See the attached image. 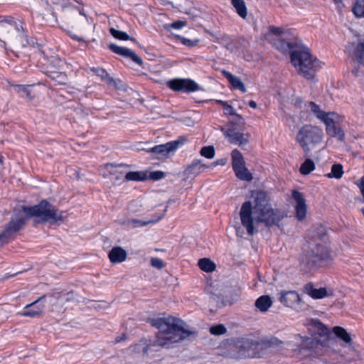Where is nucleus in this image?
<instances>
[{"mask_svg": "<svg viewBox=\"0 0 364 364\" xmlns=\"http://www.w3.org/2000/svg\"><path fill=\"white\" fill-rule=\"evenodd\" d=\"M255 204L245 201L241 206L240 216L242 225L249 235L255 232L254 221L262 223L267 227L279 226L280 221L286 216L284 211L274 209L269 203V197L264 191H255L252 194Z\"/></svg>", "mask_w": 364, "mask_h": 364, "instance_id": "nucleus-1", "label": "nucleus"}, {"mask_svg": "<svg viewBox=\"0 0 364 364\" xmlns=\"http://www.w3.org/2000/svg\"><path fill=\"white\" fill-rule=\"evenodd\" d=\"M40 218L43 223H58L63 221V213L46 200H42L33 206L19 205L14 210L8 224L0 233V244L9 242L16 233L23 228L26 220L33 218Z\"/></svg>", "mask_w": 364, "mask_h": 364, "instance_id": "nucleus-2", "label": "nucleus"}, {"mask_svg": "<svg viewBox=\"0 0 364 364\" xmlns=\"http://www.w3.org/2000/svg\"><path fill=\"white\" fill-rule=\"evenodd\" d=\"M309 249L302 254L299 267L304 273H309L318 267L329 264L333 257L329 247L326 245L327 235L323 227L317 228L311 235Z\"/></svg>", "mask_w": 364, "mask_h": 364, "instance_id": "nucleus-3", "label": "nucleus"}, {"mask_svg": "<svg viewBox=\"0 0 364 364\" xmlns=\"http://www.w3.org/2000/svg\"><path fill=\"white\" fill-rule=\"evenodd\" d=\"M150 323L159 329L154 346L169 348L172 344L196 334L186 328L183 321L172 316L153 318Z\"/></svg>", "mask_w": 364, "mask_h": 364, "instance_id": "nucleus-4", "label": "nucleus"}, {"mask_svg": "<svg viewBox=\"0 0 364 364\" xmlns=\"http://www.w3.org/2000/svg\"><path fill=\"white\" fill-rule=\"evenodd\" d=\"M282 45H286L289 50L291 63L299 74L307 80H313L317 70L321 68V62L314 57L308 47L301 41L292 42L282 41Z\"/></svg>", "mask_w": 364, "mask_h": 364, "instance_id": "nucleus-5", "label": "nucleus"}, {"mask_svg": "<svg viewBox=\"0 0 364 364\" xmlns=\"http://www.w3.org/2000/svg\"><path fill=\"white\" fill-rule=\"evenodd\" d=\"M323 135L321 128L311 124H305L299 130L296 140L302 147L305 156H308L311 149L321 143Z\"/></svg>", "mask_w": 364, "mask_h": 364, "instance_id": "nucleus-6", "label": "nucleus"}, {"mask_svg": "<svg viewBox=\"0 0 364 364\" xmlns=\"http://www.w3.org/2000/svg\"><path fill=\"white\" fill-rule=\"evenodd\" d=\"M186 139L179 137L176 140L154 146L147 151L154 154L158 158L168 157L170 154H173L180 146L183 145Z\"/></svg>", "mask_w": 364, "mask_h": 364, "instance_id": "nucleus-7", "label": "nucleus"}, {"mask_svg": "<svg viewBox=\"0 0 364 364\" xmlns=\"http://www.w3.org/2000/svg\"><path fill=\"white\" fill-rule=\"evenodd\" d=\"M166 85L172 90L181 92H192L199 90L198 85L189 78H175L166 82Z\"/></svg>", "mask_w": 364, "mask_h": 364, "instance_id": "nucleus-8", "label": "nucleus"}, {"mask_svg": "<svg viewBox=\"0 0 364 364\" xmlns=\"http://www.w3.org/2000/svg\"><path fill=\"white\" fill-rule=\"evenodd\" d=\"M222 287L223 285L218 281L215 280L209 283L206 279V293L210 295V303L217 307H222L225 305Z\"/></svg>", "mask_w": 364, "mask_h": 364, "instance_id": "nucleus-9", "label": "nucleus"}, {"mask_svg": "<svg viewBox=\"0 0 364 364\" xmlns=\"http://www.w3.org/2000/svg\"><path fill=\"white\" fill-rule=\"evenodd\" d=\"M46 295H43L33 302L27 304L20 314L23 316L36 317L40 316L45 307Z\"/></svg>", "mask_w": 364, "mask_h": 364, "instance_id": "nucleus-10", "label": "nucleus"}, {"mask_svg": "<svg viewBox=\"0 0 364 364\" xmlns=\"http://www.w3.org/2000/svg\"><path fill=\"white\" fill-rule=\"evenodd\" d=\"M279 301L284 305L298 310L300 309L301 299L296 291H289L280 293Z\"/></svg>", "mask_w": 364, "mask_h": 364, "instance_id": "nucleus-11", "label": "nucleus"}, {"mask_svg": "<svg viewBox=\"0 0 364 364\" xmlns=\"http://www.w3.org/2000/svg\"><path fill=\"white\" fill-rule=\"evenodd\" d=\"M292 198L296 201L295 211L298 220L302 221L306 215L307 206L303 194L298 191H293Z\"/></svg>", "mask_w": 364, "mask_h": 364, "instance_id": "nucleus-12", "label": "nucleus"}, {"mask_svg": "<svg viewBox=\"0 0 364 364\" xmlns=\"http://www.w3.org/2000/svg\"><path fill=\"white\" fill-rule=\"evenodd\" d=\"M109 48L114 53L125 58H131L134 63L139 65H142L143 60L134 51L125 47L117 46L114 43H110Z\"/></svg>", "mask_w": 364, "mask_h": 364, "instance_id": "nucleus-13", "label": "nucleus"}, {"mask_svg": "<svg viewBox=\"0 0 364 364\" xmlns=\"http://www.w3.org/2000/svg\"><path fill=\"white\" fill-rule=\"evenodd\" d=\"M330 116L327 119H324V123L326 126V133L333 137L337 138L339 141H343L345 138V134L343 130L336 124L334 119Z\"/></svg>", "mask_w": 364, "mask_h": 364, "instance_id": "nucleus-14", "label": "nucleus"}, {"mask_svg": "<svg viewBox=\"0 0 364 364\" xmlns=\"http://www.w3.org/2000/svg\"><path fill=\"white\" fill-rule=\"evenodd\" d=\"M206 33L210 35V36L213 38V41L218 42L230 52L234 51L235 48V43L232 38L229 36L223 34L220 31L213 33L206 30Z\"/></svg>", "mask_w": 364, "mask_h": 364, "instance_id": "nucleus-15", "label": "nucleus"}, {"mask_svg": "<svg viewBox=\"0 0 364 364\" xmlns=\"http://www.w3.org/2000/svg\"><path fill=\"white\" fill-rule=\"evenodd\" d=\"M267 346L264 342L259 343L258 341L246 339L242 342V348H244L247 355L248 357H260L259 352L255 350L262 348L263 346Z\"/></svg>", "mask_w": 364, "mask_h": 364, "instance_id": "nucleus-16", "label": "nucleus"}, {"mask_svg": "<svg viewBox=\"0 0 364 364\" xmlns=\"http://www.w3.org/2000/svg\"><path fill=\"white\" fill-rule=\"evenodd\" d=\"M304 292L314 299H323L328 296L327 290L324 287L316 289L312 282H309L304 287Z\"/></svg>", "mask_w": 364, "mask_h": 364, "instance_id": "nucleus-17", "label": "nucleus"}, {"mask_svg": "<svg viewBox=\"0 0 364 364\" xmlns=\"http://www.w3.org/2000/svg\"><path fill=\"white\" fill-rule=\"evenodd\" d=\"M14 18L11 16H0V36L4 38H11L13 31Z\"/></svg>", "mask_w": 364, "mask_h": 364, "instance_id": "nucleus-18", "label": "nucleus"}, {"mask_svg": "<svg viewBox=\"0 0 364 364\" xmlns=\"http://www.w3.org/2000/svg\"><path fill=\"white\" fill-rule=\"evenodd\" d=\"M108 257L112 263H121L126 260L127 253L122 247L117 246L112 248Z\"/></svg>", "mask_w": 364, "mask_h": 364, "instance_id": "nucleus-19", "label": "nucleus"}, {"mask_svg": "<svg viewBox=\"0 0 364 364\" xmlns=\"http://www.w3.org/2000/svg\"><path fill=\"white\" fill-rule=\"evenodd\" d=\"M222 73L223 76L228 80L233 89L240 90L243 93L247 92L245 84L238 77L225 70L222 71Z\"/></svg>", "mask_w": 364, "mask_h": 364, "instance_id": "nucleus-20", "label": "nucleus"}, {"mask_svg": "<svg viewBox=\"0 0 364 364\" xmlns=\"http://www.w3.org/2000/svg\"><path fill=\"white\" fill-rule=\"evenodd\" d=\"M235 129H228L226 131V136L230 138L231 143H234L239 145L247 144L248 143L247 139L244 138L242 133L237 132Z\"/></svg>", "mask_w": 364, "mask_h": 364, "instance_id": "nucleus-21", "label": "nucleus"}, {"mask_svg": "<svg viewBox=\"0 0 364 364\" xmlns=\"http://www.w3.org/2000/svg\"><path fill=\"white\" fill-rule=\"evenodd\" d=\"M353 60L364 65V40L359 39L353 52Z\"/></svg>", "mask_w": 364, "mask_h": 364, "instance_id": "nucleus-22", "label": "nucleus"}, {"mask_svg": "<svg viewBox=\"0 0 364 364\" xmlns=\"http://www.w3.org/2000/svg\"><path fill=\"white\" fill-rule=\"evenodd\" d=\"M232 166L234 172L239 170L240 168L245 165V161L241 152L237 149H234L231 153Z\"/></svg>", "mask_w": 364, "mask_h": 364, "instance_id": "nucleus-23", "label": "nucleus"}, {"mask_svg": "<svg viewBox=\"0 0 364 364\" xmlns=\"http://www.w3.org/2000/svg\"><path fill=\"white\" fill-rule=\"evenodd\" d=\"M255 305L260 311H267L272 305V298L269 295H262L255 301Z\"/></svg>", "mask_w": 364, "mask_h": 364, "instance_id": "nucleus-24", "label": "nucleus"}, {"mask_svg": "<svg viewBox=\"0 0 364 364\" xmlns=\"http://www.w3.org/2000/svg\"><path fill=\"white\" fill-rule=\"evenodd\" d=\"M67 16L70 22L73 24H76L77 23L82 21L84 18H87L85 14L82 11L78 10L76 8H73L68 10L67 11Z\"/></svg>", "mask_w": 364, "mask_h": 364, "instance_id": "nucleus-25", "label": "nucleus"}, {"mask_svg": "<svg viewBox=\"0 0 364 364\" xmlns=\"http://www.w3.org/2000/svg\"><path fill=\"white\" fill-rule=\"evenodd\" d=\"M166 210H167V207L163 210V213L159 216H157L156 218H152L147 221H142V220H137V219H132V220H129V224L132 225L133 228H138V227L147 225L150 223H155L164 218Z\"/></svg>", "mask_w": 364, "mask_h": 364, "instance_id": "nucleus-26", "label": "nucleus"}, {"mask_svg": "<svg viewBox=\"0 0 364 364\" xmlns=\"http://www.w3.org/2000/svg\"><path fill=\"white\" fill-rule=\"evenodd\" d=\"M148 179L146 171H130L126 173V181H144Z\"/></svg>", "mask_w": 364, "mask_h": 364, "instance_id": "nucleus-27", "label": "nucleus"}, {"mask_svg": "<svg viewBox=\"0 0 364 364\" xmlns=\"http://www.w3.org/2000/svg\"><path fill=\"white\" fill-rule=\"evenodd\" d=\"M203 169L204 165L201 163V161L195 160L186 168L185 173L186 175L190 176L202 172Z\"/></svg>", "mask_w": 364, "mask_h": 364, "instance_id": "nucleus-28", "label": "nucleus"}, {"mask_svg": "<svg viewBox=\"0 0 364 364\" xmlns=\"http://www.w3.org/2000/svg\"><path fill=\"white\" fill-rule=\"evenodd\" d=\"M309 107H310L311 112L317 117V118L320 119L323 122H324L325 119H327L330 116H333V113H326L321 110L318 105H316L314 102H309Z\"/></svg>", "mask_w": 364, "mask_h": 364, "instance_id": "nucleus-29", "label": "nucleus"}, {"mask_svg": "<svg viewBox=\"0 0 364 364\" xmlns=\"http://www.w3.org/2000/svg\"><path fill=\"white\" fill-rule=\"evenodd\" d=\"M90 71L97 75L100 79L107 82V83H112L114 82V78L109 75V74L102 68H90Z\"/></svg>", "mask_w": 364, "mask_h": 364, "instance_id": "nucleus-30", "label": "nucleus"}, {"mask_svg": "<svg viewBox=\"0 0 364 364\" xmlns=\"http://www.w3.org/2000/svg\"><path fill=\"white\" fill-rule=\"evenodd\" d=\"M233 7L237 14L242 18H245L247 14V7L244 0H231Z\"/></svg>", "mask_w": 364, "mask_h": 364, "instance_id": "nucleus-31", "label": "nucleus"}, {"mask_svg": "<svg viewBox=\"0 0 364 364\" xmlns=\"http://www.w3.org/2000/svg\"><path fill=\"white\" fill-rule=\"evenodd\" d=\"M334 334L345 343L350 344L351 343V338L350 334L346 331L345 328L341 326H335L333 328Z\"/></svg>", "mask_w": 364, "mask_h": 364, "instance_id": "nucleus-32", "label": "nucleus"}, {"mask_svg": "<svg viewBox=\"0 0 364 364\" xmlns=\"http://www.w3.org/2000/svg\"><path fill=\"white\" fill-rule=\"evenodd\" d=\"M235 176L241 181H251L253 179L252 174L246 168L245 165L235 172Z\"/></svg>", "mask_w": 364, "mask_h": 364, "instance_id": "nucleus-33", "label": "nucleus"}, {"mask_svg": "<svg viewBox=\"0 0 364 364\" xmlns=\"http://www.w3.org/2000/svg\"><path fill=\"white\" fill-rule=\"evenodd\" d=\"M230 123L232 125L230 129H235L237 130H242L245 122L244 118L238 114H236L230 120Z\"/></svg>", "mask_w": 364, "mask_h": 364, "instance_id": "nucleus-34", "label": "nucleus"}, {"mask_svg": "<svg viewBox=\"0 0 364 364\" xmlns=\"http://www.w3.org/2000/svg\"><path fill=\"white\" fill-rule=\"evenodd\" d=\"M315 168L313 160L306 159L300 166V173L303 175H308Z\"/></svg>", "mask_w": 364, "mask_h": 364, "instance_id": "nucleus-35", "label": "nucleus"}, {"mask_svg": "<svg viewBox=\"0 0 364 364\" xmlns=\"http://www.w3.org/2000/svg\"><path fill=\"white\" fill-rule=\"evenodd\" d=\"M343 174V166L340 164H335L331 167V171L326 176L328 178H341Z\"/></svg>", "mask_w": 364, "mask_h": 364, "instance_id": "nucleus-36", "label": "nucleus"}, {"mask_svg": "<svg viewBox=\"0 0 364 364\" xmlns=\"http://www.w3.org/2000/svg\"><path fill=\"white\" fill-rule=\"evenodd\" d=\"M109 32L112 34V36L117 39L122 41L131 40L134 42L136 41L134 38H130L126 32L118 31L114 28H111Z\"/></svg>", "mask_w": 364, "mask_h": 364, "instance_id": "nucleus-37", "label": "nucleus"}, {"mask_svg": "<svg viewBox=\"0 0 364 364\" xmlns=\"http://www.w3.org/2000/svg\"><path fill=\"white\" fill-rule=\"evenodd\" d=\"M352 11L355 16L359 18L364 17V0H356Z\"/></svg>", "mask_w": 364, "mask_h": 364, "instance_id": "nucleus-38", "label": "nucleus"}, {"mask_svg": "<svg viewBox=\"0 0 364 364\" xmlns=\"http://www.w3.org/2000/svg\"><path fill=\"white\" fill-rule=\"evenodd\" d=\"M29 85H14L15 90L18 93H23L26 97H27L29 100L33 99V97L31 95V91L29 89Z\"/></svg>", "mask_w": 364, "mask_h": 364, "instance_id": "nucleus-39", "label": "nucleus"}, {"mask_svg": "<svg viewBox=\"0 0 364 364\" xmlns=\"http://www.w3.org/2000/svg\"><path fill=\"white\" fill-rule=\"evenodd\" d=\"M15 29L16 31H17L18 32H21L20 34H19V37L21 38H23V39H26L27 38V34L26 33V30L25 28H23V22L21 21H18V23L16 22L14 19V22H13V29Z\"/></svg>", "mask_w": 364, "mask_h": 364, "instance_id": "nucleus-40", "label": "nucleus"}, {"mask_svg": "<svg viewBox=\"0 0 364 364\" xmlns=\"http://www.w3.org/2000/svg\"><path fill=\"white\" fill-rule=\"evenodd\" d=\"M227 328L223 324H217L210 328V333L215 336H220L225 334Z\"/></svg>", "mask_w": 364, "mask_h": 364, "instance_id": "nucleus-41", "label": "nucleus"}, {"mask_svg": "<svg viewBox=\"0 0 364 364\" xmlns=\"http://www.w3.org/2000/svg\"><path fill=\"white\" fill-rule=\"evenodd\" d=\"M215 102L223 105L225 114H229L232 117L237 114L234 108L231 105H229L226 102L222 100H215Z\"/></svg>", "mask_w": 364, "mask_h": 364, "instance_id": "nucleus-42", "label": "nucleus"}, {"mask_svg": "<svg viewBox=\"0 0 364 364\" xmlns=\"http://www.w3.org/2000/svg\"><path fill=\"white\" fill-rule=\"evenodd\" d=\"M48 76L52 80L57 81L59 84L64 83L63 81L66 79V75L63 73L50 72Z\"/></svg>", "mask_w": 364, "mask_h": 364, "instance_id": "nucleus-43", "label": "nucleus"}, {"mask_svg": "<svg viewBox=\"0 0 364 364\" xmlns=\"http://www.w3.org/2000/svg\"><path fill=\"white\" fill-rule=\"evenodd\" d=\"M150 262L151 265L153 267L156 268L158 269H161L166 266L165 262L158 257H151Z\"/></svg>", "mask_w": 364, "mask_h": 364, "instance_id": "nucleus-44", "label": "nucleus"}, {"mask_svg": "<svg viewBox=\"0 0 364 364\" xmlns=\"http://www.w3.org/2000/svg\"><path fill=\"white\" fill-rule=\"evenodd\" d=\"M166 176L165 173L161 171H155L150 172L149 175L148 176V179H151L153 181H159L163 178H164Z\"/></svg>", "mask_w": 364, "mask_h": 364, "instance_id": "nucleus-45", "label": "nucleus"}, {"mask_svg": "<svg viewBox=\"0 0 364 364\" xmlns=\"http://www.w3.org/2000/svg\"><path fill=\"white\" fill-rule=\"evenodd\" d=\"M186 24V21H174L170 24H168L166 26V28L168 31H171V28H173V29H181L182 28L183 26H185Z\"/></svg>", "mask_w": 364, "mask_h": 364, "instance_id": "nucleus-46", "label": "nucleus"}, {"mask_svg": "<svg viewBox=\"0 0 364 364\" xmlns=\"http://www.w3.org/2000/svg\"><path fill=\"white\" fill-rule=\"evenodd\" d=\"M315 326L318 328L320 335L324 336V335L328 334V333H329L328 328L323 323L320 322L319 321H317L316 322Z\"/></svg>", "mask_w": 364, "mask_h": 364, "instance_id": "nucleus-47", "label": "nucleus"}, {"mask_svg": "<svg viewBox=\"0 0 364 364\" xmlns=\"http://www.w3.org/2000/svg\"><path fill=\"white\" fill-rule=\"evenodd\" d=\"M216 264L209 258H206V273L215 270Z\"/></svg>", "mask_w": 364, "mask_h": 364, "instance_id": "nucleus-48", "label": "nucleus"}, {"mask_svg": "<svg viewBox=\"0 0 364 364\" xmlns=\"http://www.w3.org/2000/svg\"><path fill=\"white\" fill-rule=\"evenodd\" d=\"M122 166H127L125 165V164H117V165H113L112 164H108L106 165L107 169L109 170V173L111 174H116V173H117V171L115 170V168H118V167H122Z\"/></svg>", "mask_w": 364, "mask_h": 364, "instance_id": "nucleus-49", "label": "nucleus"}, {"mask_svg": "<svg viewBox=\"0 0 364 364\" xmlns=\"http://www.w3.org/2000/svg\"><path fill=\"white\" fill-rule=\"evenodd\" d=\"M270 33L275 36H280L283 33V28L281 27H276L274 26H271L269 28Z\"/></svg>", "mask_w": 364, "mask_h": 364, "instance_id": "nucleus-50", "label": "nucleus"}, {"mask_svg": "<svg viewBox=\"0 0 364 364\" xmlns=\"http://www.w3.org/2000/svg\"><path fill=\"white\" fill-rule=\"evenodd\" d=\"M114 82L112 83H107L109 86L114 87L115 89L117 90H123L124 89V85L122 80H115L114 79Z\"/></svg>", "mask_w": 364, "mask_h": 364, "instance_id": "nucleus-51", "label": "nucleus"}, {"mask_svg": "<svg viewBox=\"0 0 364 364\" xmlns=\"http://www.w3.org/2000/svg\"><path fill=\"white\" fill-rule=\"evenodd\" d=\"M215 156L213 146H206V159H213Z\"/></svg>", "mask_w": 364, "mask_h": 364, "instance_id": "nucleus-52", "label": "nucleus"}, {"mask_svg": "<svg viewBox=\"0 0 364 364\" xmlns=\"http://www.w3.org/2000/svg\"><path fill=\"white\" fill-rule=\"evenodd\" d=\"M227 161H228V159L226 158L218 159L216 161L212 163L210 166L213 167V166H215L217 165L224 166L226 164Z\"/></svg>", "mask_w": 364, "mask_h": 364, "instance_id": "nucleus-53", "label": "nucleus"}, {"mask_svg": "<svg viewBox=\"0 0 364 364\" xmlns=\"http://www.w3.org/2000/svg\"><path fill=\"white\" fill-rule=\"evenodd\" d=\"M70 36L73 40L77 41L78 42H82V43H86V45L87 44L82 38L79 37L78 36H77L75 34H70Z\"/></svg>", "mask_w": 364, "mask_h": 364, "instance_id": "nucleus-54", "label": "nucleus"}, {"mask_svg": "<svg viewBox=\"0 0 364 364\" xmlns=\"http://www.w3.org/2000/svg\"><path fill=\"white\" fill-rule=\"evenodd\" d=\"M198 267L202 271L205 272V257L199 259Z\"/></svg>", "mask_w": 364, "mask_h": 364, "instance_id": "nucleus-55", "label": "nucleus"}, {"mask_svg": "<svg viewBox=\"0 0 364 364\" xmlns=\"http://www.w3.org/2000/svg\"><path fill=\"white\" fill-rule=\"evenodd\" d=\"M249 106L253 109L257 108V103L253 100H250L248 103Z\"/></svg>", "mask_w": 364, "mask_h": 364, "instance_id": "nucleus-56", "label": "nucleus"}, {"mask_svg": "<svg viewBox=\"0 0 364 364\" xmlns=\"http://www.w3.org/2000/svg\"><path fill=\"white\" fill-rule=\"evenodd\" d=\"M125 338V335L123 334L122 336H118L115 338L116 343H119Z\"/></svg>", "mask_w": 364, "mask_h": 364, "instance_id": "nucleus-57", "label": "nucleus"}, {"mask_svg": "<svg viewBox=\"0 0 364 364\" xmlns=\"http://www.w3.org/2000/svg\"><path fill=\"white\" fill-rule=\"evenodd\" d=\"M6 43L5 41L0 39V48L6 49Z\"/></svg>", "mask_w": 364, "mask_h": 364, "instance_id": "nucleus-58", "label": "nucleus"}, {"mask_svg": "<svg viewBox=\"0 0 364 364\" xmlns=\"http://www.w3.org/2000/svg\"><path fill=\"white\" fill-rule=\"evenodd\" d=\"M200 154L202 156H205V146H203V147H201L200 150Z\"/></svg>", "mask_w": 364, "mask_h": 364, "instance_id": "nucleus-59", "label": "nucleus"}, {"mask_svg": "<svg viewBox=\"0 0 364 364\" xmlns=\"http://www.w3.org/2000/svg\"><path fill=\"white\" fill-rule=\"evenodd\" d=\"M149 346H145L143 349L144 354H147L148 353Z\"/></svg>", "mask_w": 364, "mask_h": 364, "instance_id": "nucleus-60", "label": "nucleus"}, {"mask_svg": "<svg viewBox=\"0 0 364 364\" xmlns=\"http://www.w3.org/2000/svg\"><path fill=\"white\" fill-rule=\"evenodd\" d=\"M120 173V175H119V176L117 175V176H116V178H116V180H119V179L121 178V175L122 174V173Z\"/></svg>", "mask_w": 364, "mask_h": 364, "instance_id": "nucleus-61", "label": "nucleus"}, {"mask_svg": "<svg viewBox=\"0 0 364 364\" xmlns=\"http://www.w3.org/2000/svg\"><path fill=\"white\" fill-rule=\"evenodd\" d=\"M273 340H274V339L272 338V339H271V340H270V341L269 342V346L274 343Z\"/></svg>", "mask_w": 364, "mask_h": 364, "instance_id": "nucleus-62", "label": "nucleus"}, {"mask_svg": "<svg viewBox=\"0 0 364 364\" xmlns=\"http://www.w3.org/2000/svg\"><path fill=\"white\" fill-rule=\"evenodd\" d=\"M334 1H335L336 3H340V2H341V0H334Z\"/></svg>", "mask_w": 364, "mask_h": 364, "instance_id": "nucleus-63", "label": "nucleus"}, {"mask_svg": "<svg viewBox=\"0 0 364 364\" xmlns=\"http://www.w3.org/2000/svg\"><path fill=\"white\" fill-rule=\"evenodd\" d=\"M361 212H362V213H363V216H364V208H363L361 209Z\"/></svg>", "mask_w": 364, "mask_h": 364, "instance_id": "nucleus-64", "label": "nucleus"}]
</instances>
